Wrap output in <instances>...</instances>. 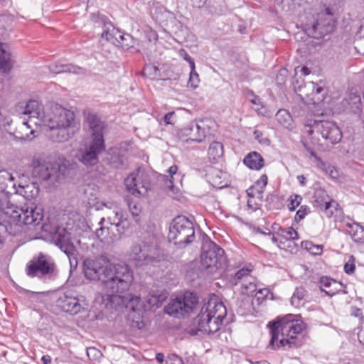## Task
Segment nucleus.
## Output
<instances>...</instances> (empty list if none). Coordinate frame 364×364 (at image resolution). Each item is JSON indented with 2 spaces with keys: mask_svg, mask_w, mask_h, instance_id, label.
<instances>
[{
  "mask_svg": "<svg viewBox=\"0 0 364 364\" xmlns=\"http://www.w3.org/2000/svg\"><path fill=\"white\" fill-rule=\"evenodd\" d=\"M307 85L312 90L311 95H313L314 103H318L324 100L326 92L323 87L318 86L312 82H308Z\"/></svg>",
  "mask_w": 364,
  "mask_h": 364,
  "instance_id": "42",
  "label": "nucleus"
},
{
  "mask_svg": "<svg viewBox=\"0 0 364 364\" xmlns=\"http://www.w3.org/2000/svg\"><path fill=\"white\" fill-rule=\"evenodd\" d=\"M40 191L37 182H33L25 186L19 185V190L17 192L22 195L27 200H31L38 196Z\"/></svg>",
  "mask_w": 364,
  "mask_h": 364,
  "instance_id": "33",
  "label": "nucleus"
},
{
  "mask_svg": "<svg viewBox=\"0 0 364 364\" xmlns=\"http://www.w3.org/2000/svg\"><path fill=\"white\" fill-rule=\"evenodd\" d=\"M153 301L150 299V303L153 302V304H158L159 303H162L166 298V294H152L151 295Z\"/></svg>",
  "mask_w": 364,
  "mask_h": 364,
  "instance_id": "55",
  "label": "nucleus"
},
{
  "mask_svg": "<svg viewBox=\"0 0 364 364\" xmlns=\"http://www.w3.org/2000/svg\"><path fill=\"white\" fill-rule=\"evenodd\" d=\"M350 259H352V262H350V259L346 262L344 265V271L348 274H351L354 272L355 269V265L353 262V257L351 256Z\"/></svg>",
  "mask_w": 364,
  "mask_h": 364,
  "instance_id": "54",
  "label": "nucleus"
},
{
  "mask_svg": "<svg viewBox=\"0 0 364 364\" xmlns=\"http://www.w3.org/2000/svg\"><path fill=\"white\" fill-rule=\"evenodd\" d=\"M46 120L48 127L78 126L75 121L73 112L60 106H55L52 112L46 117Z\"/></svg>",
  "mask_w": 364,
  "mask_h": 364,
  "instance_id": "17",
  "label": "nucleus"
},
{
  "mask_svg": "<svg viewBox=\"0 0 364 364\" xmlns=\"http://www.w3.org/2000/svg\"><path fill=\"white\" fill-rule=\"evenodd\" d=\"M49 138L55 142H64L72 138L78 130V126H58V127H48Z\"/></svg>",
  "mask_w": 364,
  "mask_h": 364,
  "instance_id": "20",
  "label": "nucleus"
},
{
  "mask_svg": "<svg viewBox=\"0 0 364 364\" xmlns=\"http://www.w3.org/2000/svg\"><path fill=\"white\" fill-rule=\"evenodd\" d=\"M32 176L39 181H57L59 178V164L51 160L49 156L38 154L32 159Z\"/></svg>",
  "mask_w": 364,
  "mask_h": 364,
  "instance_id": "7",
  "label": "nucleus"
},
{
  "mask_svg": "<svg viewBox=\"0 0 364 364\" xmlns=\"http://www.w3.org/2000/svg\"><path fill=\"white\" fill-rule=\"evenodd\" d=\"M94 21L98 26L102 25L105 28L101 36L102 38H105L107 41L112 43H118L122 48L128 50L134 48L138 44V41L134 39L128 33H122L118 29H116L110 22H106L103 17L100 16H92Z\"/></svg>",
  "mask_w": 364,
  "mask_h": 364,
  "instance_id": "9",
  "label": "nucleus"
},
{
  "mask_svg": "<svg viewBox=\"0 0 364 364\" xmlns=\"http://www.w3.org/2000/svg\"><path fill=\"white\" fill-rule=\"evenodd\" d=\"M49 68L51 72L57 74L69 73L77 75H84L87 72L86 69L71 63L64 64L61 63H55L51 64Z\"/></svg>",
  "mask_w": 364,
  "mask_h": 364,
  "instance_id": "25",
  "label": "nucleus"
},
{
  "mask_svg": "<svg viewBox=\"0 0 364 364\" xmlns=\"http://www.w3.org/2000/svg\"><path fill=\"white\" fill-rule=\"evenodd\" d=\"M198 297L193 292L186 291L181 296L172 299L165 307L167 314L181 317L191 313L198 304Z\"/></svg>",
  "mask_w": 364,
  "mask_h": 364,
  "instance_id": "10",
  "label": "nucleus"
},
{
  "mask_svg": "<svg viewBox=\"0 0 364 364\" xmlns=\"http://www.w3.org/2000/svg\"><path fill=\"white\" fill-rule=\"evenodd\" d=\"M54 244L68 257L71 268H76L78 264L77 251L71 242L70 233L63 228H58L52 236Z\"/></svg>",
  "mask_w": 364,
  "mask_h": 364,
  "instance_id": "12",
  "label": "nucleus"
},
{
  "mask_svg": "<svg viewBox=\"0 0 364 364\" xmlns=\"http://www.w3.org/2000/svg\"><path fill=\"white\" fill-rule=\"evenodd\" d=\"M109 163L114 168H120L123 166V161L119 156V153H112L110 157L107 159Z\"/></svg>",
  "mask_w": 364,
  "mask_h": 364,
  "instance_id": "46",
  "label": "nucleus"
},
{
  "mask_svg": "<svg viewBox=\"0 0 364 364\" xmlns=\"http://www.w3.org/2000/svg\"><path fill=\"white\" fill-rule=\"evenodd\" d=\"M159 68L154 64H147L143 69V74L152 78L159 77Z\"/></svg>",
  "mask_w": 364,
  "mask_h": 364,
  "instance_id": "44",
  "label": "nucleus"
},
{
  "mask_svg": "<svg viewBox=\"0 0 364 364\" xmlns=\"http://www.w3.org/2000/svg\"><path fill=\"white\" fill-rule=\"evenodd\" d=\"M302 197L300 195L293 194L289 198L288 208L290 211H294L301 204Z\"/></svg>",
  "mask_w": 364,
  "mask_h": 364,
  "instance_id": "45",
  "label": "nucleus"
},
{
  "mask_svg": "<svg viewBox=\"0 0 364 364\" xmlns=\"http://www.w3.org/2000/svg\"><path fill=\"white\" fill-rule=\"evenodd\" d=\"M255 280V277L250 276L247 279L241 284V293L247 296H253L257 290Z\"/></svg>",
  "mask_w": 364,
  "mask_h": 364,
  "instance_id": "41",
  "label": "nucleus"
},
{
  "mask_svg": "<svg viewBox=\"0 0 364 364\" xmlns=\"http://www.w3.org/2000/svg\"><path fill=\"white\" fill-rule=\"evenodd\" d=\"M14 113L19 116L28 115L31 119H42L44 117L42 104L35 100L18 102L14 108Z\"/></svg>",
  "mask_w": 364,
  "mask_h": 364,
  "instance_id": "18",
  "label": "nucleus"
},
{
  "mask_svg": "<svg viewBox=\"0 0 364 364\" xmlns=\"http://www.w3.org/2000/svg\"><path fill=\"white\" fill-rule=\"evenodd\" d=\"M83 271L87 279L101 282L104 289L112 292L127 291L134 280L133 272L127 264H112L102 256L86 258Z\"/></svg>",
  "mask_w": 364,
  "mask_h": 364,
  "instance_id": "1",
  "label": "nucleus"
},
{
  "mask_svg": "<svg viewBox=\"0 0 364 364\" xmlns=\"http://www.w3.org/2000/svg\"><path fill=\"white\" fill-rule=\"evenodd\" d=\"M208 316V314H200L198 316V328L200 331L213 334L220 329L223 319L216 320Z\"/></svg>",
  "mask_w": 364,
  "mask_h": 364,
  "instance_id": "23",
  "label": "nucleus"
},
{
  "mask_svg": "<svg viewBox=\"0 0 364 364\" xmlns=\"http://www.w3.org/2000/svg\"><path fill=\"white\" fill-rule=\"evenodd\" d=\"M208 155L210 161H217L223 155V145L220 142L213 141L209 146Z\"/></svg>",
  "mask_w": 364,
  "mask_h": 364,
  "instance_id": "39",
  "label": "nucleus"
},
{
  "mask_svg": "<svg viewBox=\"0 0 364 364\" xmlns=\"http://www.w3.org/2000/svg\"><path fill=\"white\" fill-rule=\"evenodd\" d=\"M301 246L309 250L311 253L312 252L314 245L310 241H304L301 242Z\"/></svg>",
  "mask_w": 364,
  "mask_h": 364,
  "instance_id": "64",
  "label": "nucleus"
},
{
  "mask_svg": "<svg viewBox=\"0 0 364 364\" xmlns=\"http://www.w3.org/2000/svg\"><path fill=\"white\" fill-rule=\"evenodd\" d=\"M168 191L170 195H171L173 197L177 195L178 192V189L176 188L173 184L172 181H169L167 184Z\"/></svg>",
  "mask_w": 364,
  "mask_h": 364,
  "instance_id": "59",
  "label": "nucleus"
},
{
  "mask_svg": "<svg viewBox=\"0 0 364 364\" xmlns=\"http://www.w3.org/2000/svg\"><path fill=\"white\" fill-rule=\"evenodd\" d=\"M200 314H208V317L216 320L224 319L227 314V310L222 302H208L203 306Z\"/></svg>",
  "mask_w": 364,
  "mask_h": 364,
  "instance_id": "24",
  "label": "nucleus"
},
{
  "mask_svg": "<svg viewBox=\"0 0 364 364\" xmlns=\"http://www.w3.org/2000/svg\"><path fill=\"white\" fill-rule=\"evenodd\" d=\"M100 352L95 348H87V355L89 358L92 356L94 358H97L98 355H100Z\"/></svg>",
  "mask_w": 364,
  "mask_h": 364,
  "instance_id": "61",
  "label": "nucleus"
},
{
  "mask_svg": "<svg viewBox=\"0 0 364 364\" xmlns=\"http://www.w3.org/2000/svg\"><path fill=\"white\" fill-rule=\"evenodd\" d=\"M313 198L317 206L324 208L325 210L330 208L332 202L335 203L334 200L330 198L326 191L321 188L315 190Z\"/></svg>",
  "mask_w": 364,
  "mask_h": 364,
  "instance_id": "30",
  "label": "nucleus"
},
{
  "mask_svg": "<svg viewBox=\"0 0 364 364\" xmlns=\"http://www.w3.org/2000/svg\"><path fill=\"white\" fill-rule=\"evenodd\" d=\"M267 181L268 178L265 174L261 176L259 179L246 191L247 194L251 196H257V198L261 201L263 198L264 190L267 184Z\"/></svg>",
  "mask_w": 364,
  "mask_h": 364,
  "instance_id": "28",
  "label": "nucleus"
},
{
  "mask_svg": "<svg viewBox=\"0 0 364 364\" xmlns=\"http://www.w3.org/2000/svg\"><path fill=\"white\" fill-rule=\"evenodd\" d=\"M306 150L309 153L311 157H313L317 162V166L321 168H325L326 162L323 161L322 159L316 154V153L309 146L304 144Z\"/></svg>",
  "mask_w": 364,
  "mask_h": 364,
  "instance_id": "48",
  "label": "nucleus"
},
{
  "mask_svg": "<svg viewBox=\"0 0 364 364\" xmlns=\"http://www.w3.org/2000/svg\"><path fill=\"white\" fill-rule=\"evenodd\" d=\"M341 223L343 224V227L346 228V230H350L353 227V225H356L358 223L353 221L350 217L348 216H343L342 219L341 220Z\"/></svg>",
  "mask_w": 364,
  "mask_h": 364,
  "instance_id": "51",
  "label": "nucleus"
},
{
  "mask_svg": "<svg viewBox=\"0 0 364 364\" xmlns=\"http://www.w3.org/2000/svg\"><path fill=\"white\" fill-rule=\"evenodd\" d=\"M318 284L321 291L324 292L326 295L331 297L341 292H343V294L346 293V291L342 290L343 284L331 277H321L319 279Z\"/></svg>",
  "mask_w": 364,
  "mask_h": 364,
  "instance_id": "22",
  "label": "nucleus"
},
{
  "mask_svg": "<svg viewBox=\"0 0 364 364\" xmlns=\"http://www.w3.org/2000/svg\"><path fill=\"white\" fill-rule=\"evenodd\" d=\"M201 265L210 274L227 266L225 251L213 242H210L203 247L201 254Z\"/></svg>",
  "mask_w": 364,
  "mask_h": 364,
  "instance_id": "8",
  "label": "nucleus"
},
{
  "mask_svg": "<svg viewBox=\"0 0 364 364\" xmlns=\"http://www.w3.org/2000/svg\"><path fill=\"white\" fill-rule=\"evenodd\" d=\"M156 245L154 238L148 242L143 241L132 247L129 256L136 262V265L141 266L152 263L156 260Z\"/></svg>",
  "mask_w": 364,
  "mask_h": 364,
  "instance_id": "11",
  "label": "nucleus"
},
{
  "mask_svg": "<svg viewBox=\"0 0 364 364\" xmlns=\"http://www.w3.org/2000/svg\"><path fill=\"white\" fill-rule=\"evenodd\" d=\"M346 232L355 242L359 244L364 243V228L358 223L353 225L350 230H346Z\"/></svg>",
  "mask_w": 364,
  "mask_h": 364,
  "instance_id": "40",
  "label": "nucleus"
},
{
  "mask_svg": "<svg viewBox=\"0 0 364 364\" xmlns=\"http://www.w3.org/2000/svg\"><path fill=\"white\" fill-rule=\"evenodd\" d=\"M253 135L255 139H257L259 143L266 144L269 143V140L267 138L262 139L263 134L261 131L256 129L253 132Z\"/></svg>",
  "mask_w": 364,
  "mask_h": 364,
  "instance_id": "56",
  "label": "nucleus"
},
{
  "mask_svg": "<svg viewBox=\"0 0 364 364\" xmlns=\"http://www.w3.org/2000/svg\"><path fill=\"white\" fill-rule=\"evenodd\" d=\"M14 178L6 170L0 171V192H9L7 191L9 184H11Z\"/></svg>",
  "mask_w": 364,
  "mask_h": 364,
  "instance_id": "43",
  "label": "nucleus"
},
{
  "mask_svg": "<svg viewBox=\"0 0 364 364\" xmlns=\"http://www.w3.org/2000/svg\"><path fill=\"white\" fill-rule=\"evenodd\" d=\"M316 132L331 144H336L341 141L342 139V132L337 124L331 121H318L315 122L312 129L309 132L311 134Z\"/></svg>",
  "mask_w": 364,
  "mask_h": 364,
  "instance_id": "16",
  "label": "nucleus"
},
{
  "mask_svg": "<svg viewBox=\"0 0 364 364\" xmlns=\"http://www.w3.org/2000/svg\"><path fill=\"white\" fill-rule=\"evenodd\" d=\"M112 213L113 216L109 215L108 217L110 225L112 226L114 225L117 229L119 235L122 234L124 230L129 226L127 218L121 210H114Z\"/></svg>",
  "mask_w": 364,
  "mask_h": 364,
  "instance_id": "27",
  "label": "nucleus"
},
{
  "mask_svg": "<svg viewBox=\"0 0 364 364\" xmlns=\"http://www.w3.org/2000/svg\"><path fill=\"white\" fill-rule=\"evenodd\" d=\"M56 305L63 311L75 315L87 308L88 304L82 295L68 291L60 295Z\"/></svg>",
  "mask_w": 364,
  "mask_h": 364,
  "instance_id": "15",
  "label": "nucleus"
},
{
  "mask_svg": "<svg viewBox=\"0 0 364 364\" xmlns=\"http://www.w3.org/2000/svg\"><path fill=\"white\" fill-rule=\"evenodd\" d=\"M9 192H0V224L36 226L43 218V209L34 204L18 208L9 201Z\"/></svg>",
  "mask_w": 364,
  "mask_h": 364,
  "instance_id": "3",
  "label": "nucleus"
},
{
  "mask_svg": "<svg viewBox=\"0 0 364 364\" xmlns=\"http://www.w3.org/2000/svg\"><path fill=\"white\" fill-rule=\"evenodd\" d=\"M268 235L272 236L271 240L272 242L276 244L280 249L287 250V247L282 246L280 243V240L278 234V230L275 232H271L270 231L268 232Z\"/></svg>",
  "mask_w": 364,
  "mask_h": 364,
  "instance_id": "52",
  "label": "nucleus"
},
{
  "mask_svg": "<svg viewBox=\"0 0 364 364\" xmlns=\"http://www.w3.org/2000/svg\"><path fill=\"white\" fill-rule=\"evenodd\" d=\"M165 364H184L182 359L176 355H171L168 356L166 360Z\"/></svg>",
  "mask_w": 364,
  "mask_h": 364,
  "instance_id": "53",
  "label": "nucleus"
},
{
  "mask_svg": "<svg viewBox=\"0 0 364 364\" xmlns=\"http://www.w3.org/2000/svg\"><path fill=\"white\" fill-rule=\"evenodd\" d=\"M104 221V218L100 221L99 224L101 225V227L97 229L96 235L102 242L107 243L112 242L116 240L117 235L112 230L111 232L109 228L102 226Z\"/></svg>",
  "mask_w": 364,
  "mask_h": 364,
  "instance_id": "34",
  "label": "nucleus"
},
{
  "mask_svg": "<svg viewBox=\"0 0 364 364\" xmlns=\"http://www.w3.org/2000/svg\"><path fill=\"white\" fill-rule=\"evenodd\" d=\"M146 39L150 42H156L158 40V34L151 28L148 27L144 31Z\"/></svg>",
  "mask_w": 364,
  "mask_h": 364,
  "instance_id": "50",
  "label": "nucleus"
},
{
  "mask_svg": "<svg viewBox=\"0 0 364 364\" xmlns=\"http://www.w3.org/2000/svg\"><path fill=\"white\" fill-rule=\"evenodd\" d=\"M277 230L280 243L282 246L286 247L287 242L294 241L299 239L298 232L292 227L284 228L281 226H278Z\"/></svg>",
  "mask_w": 364,
  "mask_h": 364,
  "instance_id": "32",
  "label": "nucleus"
},
{
  "mask_svg": "<svg viewBox=\"0 0 364 364\" xmlns=\"http://www.w3.org/2000/svg\"><path fill=\"white\" fill-rule=\"evenodd\" d=\"M287 70H280L279 75L277 76V80L279 83H284L285 82V73Z\"/></svg>",
  "mask_w": 364,
  "mask_h": 364,
  "instance_id": "63",
  "label": "nucleus"
},
{
  "mask_svg": "<svg viewBox=\"0 0 364 364\" xmlns=\"http://www.w3.org/2000/svg\"><path fill=\"white\" fill-rule=\"evenodd\" d=\"M276 120L277 122L281 124L282 127L288 129H292L294 127L293 124V119L289 114V112L286 109H279L276 115Z\"/></svg>",
  "mask_w": 364,
  "mask_h": 364,
  "instance_id": "37",
  "label": "nucleus"
},
{
  "mask_svg": "<svg viewBox=\"0 0 364 364\" xmlns=\"http://www.w3.org/2000/svg\"><path fill=\"white\" fill-rule=\"evenodd\" d=\"M306 291L303 287H297L291 298V304L295 308L304 306L306 301Z\"/></svg>",
  "mask_w": 364,
  "mask_h": 364,
  "instance_id": "38",
  "label": "nucleus"
},
{
  "mask_svg": "<svg viewBox=\"0 0 364 364\" xmlns=\"http://www.w3.org/2000/svg\"><path fill=\"white\" fill-rule=\"evenodd\" d=\"M14 65L11 54L4 48L0 43V72L7 73L11 70Z\"/></svg>",
  "mask_w": 364,
  "mask_h": 364,
  "instance_id": "31",
  "label": "nucleus"
},
{
  "mask_svg": "<svg viewBox=\"0 0 364 364\" xmlns=\"http://www.w3.org/2000/svg\"><path fill=\"white\" fill-rule=\"evenodd\" d=\"M26 272L30 277L43 279L54 280L58 276V269L53 258L42 252L28 262Z\"/></svg>",
  "mask_w": 364,
  "mask_h": 364,
  "instance_id": "6",
  "label": "nucleus"
},
{
  "mask_svg": "<svg viewBox=\"0 0 364 364\" xmlns=\"http://www.w3.org/2000/svg\"><path fill=\"white\" fill-rule=\"evenodd\" d=\"M336 17L331 8H326L317 14L312 25V34L316 38H321L331 33L336 26Z\"/></svg>",
  "mask_w": 364,
  "mask_h": 364,
  "instance_id": "13",
  "label": "nucleus"
},
{
  "mask_svg": "<svg viewBox=\"0 0 364 364\" xmlns=\"http://www.w3.org/2000/svg\"><path fill=\"white\" fill-rule=\"evenodd\" d=\"M35 131L31 129L28 122H23L16 131V136L21 140H31L35 137Z\"/></svg>",
  "mask_w": 364,
  "mask_h": 364,
  "instance_id": "35",
  "label": "nucleus"
},
{
  "mask_svg": "<svg viewBox=\"0 0 364 364\" xmlns=\"http://www.w3.org/2000/svg\"><path fill=\"white\" fill-rule=\"evenodd\" d=\"M174 116H175L174 112H168L164 117V122L166 124H173L174 122L173 120V118L174 117Z\"/></svg>",
  "mask_w": 364,
  "mask_h": 364,
  "instance_id": "60",
  "label": "nucleus"
},
{
  "mask_svg": "<svg viewBox=\"0 0 364 364\" xmlns=\"http://www.w3.org/2000/svg\"><path fill=\"white\" fill-rule=\"evenodd\" d=\"M87 122L91 130V137L89 145L80 152L78 159L85 166L91 167L99 163V155L105 150L104 129L105 124L95 114L89 113Z\"/></svg>",
  "mask_w": 364,
  "mask_h": 364,
  "instance_id": "4",
  "label": "nucleus"
},
{
  "mask_svg": "<svg viewBox=\"0 0 364 364\" xmlns=\"http://www.w3.org/2000/svg\"><path fill=\"white\" fill-rule=\"evenodd\" d=\"M193 223L183 215L176 217L169 227L168 239L178 247H184L195 240Z\"/></svg>",
  "mask_w": 364,
  "mask_h": 364,
  "instance_id": "5",
  "label": "nucleus"
},
{
  "mask_svg": "<svg viewBox=\"0 0 364 364\" xmlns=\"http://www.w3.org/2000/svg\"><path fill=\"white\" fill-rule=\"evenodd\" d=\"M249 197V199L247 200V206L249 208L256 210L259 208V205L255 201V198H257V196H251L250 195H247Z\"/></svg>",
  "mask_w": 364,
  "mask_h": 364,
  "instance_id": "57",
  "label": "nucleus"
},
{
  "mask_svg": "<svg viewBox=\"0 0 364 364\" xmlns=\"http://www.w3.org/2000/svg\"><path fill=\"white\" fill-rule=\"evenodd\" d=\"M252 270L249 268H242L237 270L233 275L229 278V283L232 286H237L242 284L247 278L251 276Z\"/></svg>",
  "mask_w": 364,
  "mask_h": 364,
  "instance_id": "36",
  "label": "nucleus"
},
{
  "mask_svg": "<svg viewBox=\"0 0 364 364\" xmlns=\"http://www.w3.org/2000/svg\"><path fill=\"white\" fill-rule=\"evenodd\" d=\"M199 81V75L196 71V68L194 69L191 68L188 84L191 87L196 88L198 85Z\"/></svg>",
  "mask_w": 364,
  "mask_h": 364,
  "instance_id": "49",
  "label": "nucleus"
},
{
  "mask_svg": "<svg viewBox=\"0 0 364 364\" xmlns=\"http://www.w3.org/2000/svg\"><path fill=\"white\" fill-rule=\"evenodd\" d=\"M311 213L310 208L307 205H301L296 213L294 220L297 223L302 220L306 215Z\"/></svg>",
  "mask_w": 364,
  "mask_h": 364,
  "instance_id": "47",
  "label": "nucleus"
},
{
  "mask_svg": "<svg viewBox=\"0 0 364 364\" xmlns=\"http://www.w3.org/2000/svg\"><path fill=\"white\" fill-rule=\"evenodd\" d=\"M177 136L183 141L200 143L205 137V132L198 123L191 122L177 132Z\"/></svg>",
  "mask_w": 364,
  "mask_h": 364,
  "instance_id": "19",
  "label": "nucleus"
},
{
  "mask_svg": "<svg viewBox=\"0 0 364 364\" xmlns=\"http://www.w3.org/2000/svg\"><path fill=\"white\" fill-rule=\"evenodd\" d=\"M243 163L250 169L260 170L264 165L262 156L256 151L249 153L243 159Z\"/></svg>",
  "mask_w": 364,
  "mask_h": 364,
  "instance_id": "29",
  "label": "nucleus"
},
{
  "mask_svg": "<svg viewBox=\"0 0 364 364\" xmlns=\"http://www.w3.org/2000/svg\"><path fill=\"white\" fill-rule=\"evenodd\" d=\"M181 52L184 53L183 58L189 63L191 68L194 69L196 65L193 59L184 50Z\"/></svg>",
  "mask_w": 364,
  "mask_h": 364,
  "instance_id": "62",
  "label": "nucleus"
},
{
  "mask_svg": "<svg viewBox=\"0 0 364 364\" xmlns=\"http://www.w3.org/2000/svg\"><path fill=\"white\" fill-rule=\"evenodd\" d=\"M124 185L127 191L134 196L146 193L151 186L149 174L140 168L125 178Z\"/></svg>",
  "mask_w": 364,
  "mask_h": 364,
  "instance_id": "14",
  "label": "nucleus"
},
{
  "mask_svg": "<svg viewBox=\"0 0 364 364\" xmlns=\"http://www.w3.org/2000/svg\"><path fill=\"white\" fill-rule=\"evenodd\" d=\"M111 294H106L102 297V303L109 309L121 311L127 308L130 299L128 296L118 294L119 292H112Z\"/></svg>",
  "mask_w": 364,
  "mask_h": 364,
  "instance_id": "21",
  "label": "nucleus"
},
{
  "mask_svg": "<svg viewBox=\"0 0 364 364\" xmlns=\"http://www.w3.org/2000/svg\"><path fill=\"white\" fill-rule=\"evenodd\" d=\"M300 315L287 314L278 318L277 321L269 323L271 339L269 345L274 348L284 347L285 350L299 348L301 341L298 338L305 328V323L300 319Z\"/></svg>",
  "mask_w": 364,
  "mask_h": 364,
  "instance_id": "2",
  "label": "nucleus"
},
{
  "mask_svg": "<svg viewBox=\"0 0 364 364\" xmlns=\"http://www.w3.org/2000/svg\"><path fill=\"white\" fill-rule=\"evenodd\" d=\"M323 169L328 172L331 178H336L338 177V171L333 166H331L326 163V167Z\"/></svg>",
  "mask_w": 364,
  "mask_h": 364,
  "instance_id": "58",
  "label": "nucleus"
},
{
  "mask_svg": "<svg viewBox=\"0 0 364 364\" xmlns=\"http://www.w3.org/2000/svg\"><path fill=\"white\" fill-rule=\"evenodd\" d=\"M225 175V173L215 167H207L205 173L206 179L213 186L217 188H222L226 186V183L223 180Z\"/></svg>",
  "mask_w": 364,
  "mask_h": 364,
  "instance_id": "26",
  "label": "nucleus"
}]
</instances>
